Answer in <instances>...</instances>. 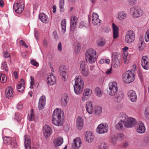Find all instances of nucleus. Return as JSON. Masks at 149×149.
Instances as JSON below:
<instances>
[{
  "label": "nucleus",
  "instance_id": "nucleus-1",
  "mask_svg": "<svg viewBox=\"0 0 149 149\" xmlns=\"http://www.w3.org/2000/svg\"><path fill=\"white\" fill-rule=\"evenodd\" d=\"M63 112L61 109H55L52 116V123L56 126H62L63 124Z\"/></svg>",
  "mask_w": 149,
  "mask_h": 149
},
{
  "label": "nucleus",
  "instance_id": "nucleus-2",
  "mask_svg": "<svg viewBox=\"0 0 149 149\" xmlns=\"http://www.w3.org/2000/svg\"><path fill=\"white\" fill-rule=\"evenodd\" d=\"M95 51L93 49H90L87 50L85 54L86 61L91 63H94L97 57Z\"/></svg>",
  "mask_w": 149,
  "mask_h": 149
},
{
  "label": "nucleus",
  "instance_id": "nucleus-3",
  "mask_svg": "<svg viewBox=\"0 0 149 149\" xmlns=\"http://www.w3.org/2000/svg\"><path fill=\"white\" fill-rule=\"evenodd\" d=\"M134 75L135 72L134 70L127 71L123 75V81L125 83H130L134 81Z\"/></svg>",
  "mask_w": 149,
  "mask_h": 149
},
{
  "label": "nucleus",
  "instance_id": "nucleus-4",
  "mask_svg": "<svg viewBox=\"0 0 149 149\" xmlns=\"http://www.w3.org/2000/svg\"><path fill=\"white\" fill-rule=\"evenodd\" d=\"M123 117L125 119H123L124 125L127 128L132 127L136 123V120L134 118L128 117L125 115H123Z\"/></svg>",
  "mask_w": 149,
  "mask_h": 149
},
{
  "label": "nucleus",
  "instance_id": "nucleus-5",
  "mask_svg": "<svg viewBox=\"0 0 149 149\" xmlns=\"http://www.w3.org/2000/svg\"><path fill=\"white\" fill-rule=\"evenodd\" d=\"M135 34L133 31L132 30L128 31L125 36V41L128 43L132 42L134 40Z\"/></svg>",
  "mask_w": 149,
  "mask_h": 149
},
{
  "label": "nucleus",
  "instance_id": "nucleus-6",
  "mask_svg": "<svg viewBox=\"0 0 149 149\" xmlns=\"http://www.w3.org/2000/svg\"><path fill=\"white\" fill-rule=\"evenodd\" d=\"M133 17L137 18L141 16L143 14V11L138 7L132 8L131 10Z\"/></svg>",
  "mask_w": 149,
  "mask_h": 149
},
{
  "label": "nucleus",
  "instance_id": "nucleus-7",
  "mask_svg": "<svg viewBox=\"0 0 149 149\" xmlns=\"http://www.w3.org/2000/svg\"><path fill=\"white\" fill-rule=\"evenodd\" d=\"M24 8V2L22 1L15 3L14 4L13 8L16 13L20 14L23 10Z\"/></svg>",
  "mask_w": 149,
  "mask_h": 149
},
{
  "label": "nucleus",
  "instance_id": "nucleus-8",
  "mask_svg": "<svg viewBox=\"0 0 149 149\" xmlns=\"http://www.w3.org/2000/svg\"><path fill=\"white\" fill-rule=\"evenodd\" d=\"M109 95L111 96L114 95L118 91L117 84L115 82H113L109 84Z\"/></svg>",
  "mask_w": 149,
  "mask_h": 149
},
{
  "label": "nucleus",
  "instance_id": "nucleus-9",
  "mask_svg": "<svg viewBox=\"0 0 149 149\" xmlns=\"http://www.w3.org/2000/svg\"><path fill=\"white\" fill-rule=\"evenodd\" d=\"M78 18L74 16H72L70 18V32L74 31L76 27Z\"/></svg>",
  "mask_w": 149,
  "mask_h": 149
},
{
  "label": "nucleus",
  "instance_id": "nucleus-10",
  "mask_svg": "<svg viewBox=\"0 0 149 149\" xmlns=\"http://www.w3.org/2000/svg\"><path fill=\"white\" fill-rule=\"evenodd\" d=\"M108 129V126L106 125L100 124L98 126L96 129V132L99 134H103L107 133Z\"/></svg>",
  "mask_w": 149,
  "mask_h": 149
},
{
  "label": "nucleus",
  "instance_id": "nucleus-11",
  "mask_svg": "<svg viewBox=\"0 0 149 149\" xmlns=\"http://www.w3.org/2000/svg\"><path fill=\"white\" fill-rule=\"evenodd\" d=\"M115 54H113L111 63L114 67L117 68L120 65V58L119 56L115 55Z\"/></svg>",
  "mask_w": 149,
  "mask_h": 149
},
{
  "label": "nucleus",
  "instance_id": "nucleus-12",
  "mask_svg": "<svg viewBox=\"0 0 149 149\" xmlns=\"http://www.w3.org/2000/svg\"><path fill=\"white\" fill-rule=\"evenodd\" d=\"M24 140L25 149H31V144L30 136L28 135H24Z\"/></svg>",
  "mask_w": 149,
  "mask_h": 149
},
{
  "label": "nucleus",
  "instance_id": "nucleus-13",
  "mask_svg": "<svg viewBox=\"0 0 149 149\" xmlns=\"http://www.w3.org/2000/svg\"><path fill=\"white\" fill-rule=\"evenodd\" d=\"M111 96L114 97V98L116 102H119L123 99L124 94L122 91L119 90L115 93L114 95H112Z\"/></svg>",
  "mask_w": 149,
  "mask_h": 149
},
{
  "label": "nucleus",
  "instance_id": "nucleus-14",
  "mask_svg": "<svg viewBox=\"0 0 149 149\" xmlns=\"http://www.w3.org/2000/svg\"><path fill=\"white\" fill-rule=\"evenodd\" d=\"M127 95L131 101L133 102H135L136 101L137 97L134 91L132 90H130L128 92Z\"/></svg>",
  "mask_w": 149,
  "mask_h": 149
},
{
  "label": "nucleus",
  "instance_id": "nucleus-15",
  "mask_svg": "<svg viewBox=\"0 0 149 149\" xmlns=\"http://www.w3.org/2000/svg\"><path fill=\"white\" fill-rule=\"evenodd\" d=\"M52 132V129L48 125H46L44 127L43 132L46 138H47L50 136Z\"/></svg>",
  "mask_w": 149,
  "mask_h": 149
},
{
  "label": "nucleus",
  "instance_id": "nucleus-16",
  "mask_svg": "<svg viewBox=\"0 0 149 149\" xmlns=\"http://www.w3.org/2000/svg\"><path fill=\"white\" fill-rule=\"evenodd\" d=\"M141 65L144 69L147 70L149 69V61L147 56H144L142 57Z\"/></svg>",
  "mask_w": 149,
  "mask_h": 149
},
{
  "label": "nucleus",
  "instance_id": "nucleus-17",
  "mask_svg": "<svg viewBox=\"0 0 149 149\" xmlns=\"http://www.w3.org/2000/svg\"><path fill=\"white\" fill-rule=\"evenodd\" d=\"M92 23L94 25H99L101 22V20L99 19V15L95 13L92 14Z\"/></svg>",
  "mask_w": 149,
  "mask_h": 149
},
{
  "label": "nucleus",
  "instance_id": "nucleus-18",
  "mask_svg": "<svg viewBox=\"0 0 149 149\" xmlns=\"http://www.w3.org/2000/svg\"><path fill=\"white\" fill-rule=\"evenodd\" d=\"M136 127V131L139 133L142 134L145 132L146 129L143 123L141 122H138Z\"/></svg>",
  "mask_w": 149,
  "mask_h": 149
},
{
  "label": "nucleus",
  "instance_id": "nucleus-19",
  "mask_svg": "<svg viewBox=\"0 0 149 149\" xmlns=\"http://www.w3.org/2000/svg\"><path fill=\"white\" fill-rule=\"evenodd\" d=\"M81 144V141L79 138H76L73 141L72 145V149H78Z\"/></svg>",
  "mask_w": 149,
  "mask_h": 149
},
{
  "label": "nucleus",
  "instance_id": "nucleus-20",
  "mask_svg": "<svg viewBox=\"0 0 149 149\" xmlns=\"http://www.w3.org/2000/svg\"><path fill=\"white\" fill-rule=\"evenodd\" d=\"M92 93V91L89 88H86L84 90L82 97V100L84 101L87 100L90 97Z\"/></svg>",
  "mask_w": 149,
  "mask_h": 149
},
{
  "label": "nucleus",
  "instance_id": "nucleus-21",
  "mask_svg": "<svg viewBox=\"0 0 149 149\" xmlns=\"http://www.w3.org/2000/svg\"><path fill=\"white\" fill-rule=\"evenodd\" d=\"M83 120L80 116H78L76 120V127L78 130L81 129L83 125Z\"/></svg>",
  "mask_w": 149,
  "mask_h": 149
},
{
  "label": "nucleus",
  "instance_id": "nucleus-22",
  "mask_svg": "<svg viewBox=\"0 0 149 149\" xmlns=\"http://www.w3.org/2000/svg\"><path fill=\"white\" fill-rule=\"evenodd\" d=\"M45 97L44 96H41L39 100L38 108L39 109H42L45 104Z\"/></svg>",
  "mask_w": 149,
  "mask_h": 149
},
{
  "label": "nucleus",
  "instance_id": "nucleus-23",
  "mask_svg": "<svg viewBox=\"0 0 149 149\" xmlns=\"http://www.w3.org/2000/svg\"><path fill=\"white\" fill-rule=\"evenodd\" d=\"M112 27L113 31V36L114 39L117 38L118 36V27L114 23L112 24Z\"/></svg>",
  "mask_w": 149,
  "mask_h": 149
},
{
  "label": "nucleus",
  "instance_id": "nucleus-24",
  "mask_svg": "<svg viewBox=\"0 0 149 149\" xmlns=\"http://www.w3.org/2000/svg\"><path fill=\"white\" fill-rule=\"evenodd\" d=\"M39 18L43 23H47L49 22L48 18L47 16L44 13H40L39 15Z\"/></svg>",
  "mask_w": 149,
  "mask_h": 149
},
{
  "label": "nucleus",
  "instance_id": "nucleus-25",
  "mask_svg": "<svg viewBox=\"0 0 149 149\" xmlns=\"http://www.w3.org/2000/svg\"><path fill=\"white\" fill-rule=\"evenodd\" d=\"M13 90L10 87L7 88L5 90V95L6 97L10 98L13 96Z\"/></svg>",
  "mask_w": 149,
  "mask_h": 149
},
{
  "label": "nucleus",
  "instance_id": "nucleus-26",
  "mask_svg": "<svg viewBox=\"0 0 149 149\" xmlns=\"http://www.w3.org/2000/svg\"><path fill=\"white\" fill-rule=\"evenodd\" d=\"M47 81L49 85H53L55 84L56 79L53 75L51 74L48 77Z\"/></svg>",
  "mask_w": 149,
  "mask_h": 149
},
{
  "label": "nucleus",
  "instance_id": "nucleus-27",
  "mask_svg": "<svg viewBox=\"0 0 149 149\" xmlns=\"http://www.w3.org/2000/svg\"><path fill=\"white\" fill-rule=\"evenodd\" d=\"M86 110L89 114H91L93 113V108L92 102L88 101L86 103Z\"/></svg>",
  "mask_w": 149,
  "mask_h": 149
},
{
  "label": "nucleus",
  "instance_id": "nucleus-28",
  "mask_svg": "<svg viewBox=\"0 0 149 149\" xmlns=\"http://www.w3.org/2000/svg\"><path fill=\"white\" fill-rule=\"evenodd\" d=\"M63 142V139L61 137H58L55 139L54 141V146L56 147L60 146Z\"/></svg>",
  "mask_w": 149,
  "mask_h": 149
},
{
  "label": "nucleus",
  "instance_id": "nucleus-29",
  "mask_svg": "<svg viewBox=\"0 0 149 149\" xmlns=\"http://www.w3.org/2000/svg\"><path fill=\"white\" fill-rule=\"evenodd\" d=\"M86 140L88 142H92L93 140V137L92 133L90 131H87L86 134Z\"/></svg>",
  "mask_w": 149,
  "mask_h": 149
},
{
  "label": "nucleus",
  "instance_id": "nucleus-30",
  "mask_svg": "<svg viewBox=\"0 0 149 149\" xmlns=\"http://www.w3.org/2000/svg\"><path fill=\"white\" fill-rule=\"evenodd\" d=\"M68 97L67 95H63L61 100V103L62 105L64 106H66L68 102Z\"/></svg>",
  "mask_w": 149,
  "mask_h": 149
},
{
  "label": "nucleus",
  "instance_id": "nucleus-31",
  "mask_svg": "<svg viewBox=\"0 0 149 149\" xmlns=\"http://www.w3.org/2000/svg\"><path fill=\"white\" fill-rule=\"evenodd\" d=\"M127 17V15L123 12H119L118 13L117 18L121 21H123Z\"/></svg>",
  "mask_w": 149,
  "mask_h": 149
},
{
  "label": "nucleus",
  "instance_id": "nucleus-32",
  "mask_svg": "<svg viewBox=\"0 0 149 149\" xmlns=\"http://www.w3.org/2000/svg\"><path fill=\"white\" fill-rule=\"evenodd\" d=\"M74 86V91L75 93L77 95H79L82 93L84 88L81 87V86Z\"/></svg>",
  "mask_w": 149,
  "mask_h": 149
},
{
  "label": "nucleus",
  "instance_id": "nucleus-33",
  "mask_svg": "<svg viewBox=\"0 0 149 149\" xmlns=\"http://www.w3.org/2000/svg\"><path fill=\"white\" fill-rule=\"evenodd\" d=\"M66 20L65 19L62 20L61 22V31L64 33L66 30Z\"/></svg>",
  "mask_w": 149,
  "mask_h": 149
},
{
  "label": "nucleus",
  "instance_id": "nucleus-34",
  "mask_svg": "<svg viewBox=\"0 0 149 149\" xmlns=\"http://www.w3.org/2000/svg\"><path fill=\"white\" fill-rule=\"evenodd\" d=\"M123 124H124L123 120H120L116 125V128L118 130H121L123 127Z\"/></svg>",
  "mask_w": 149,
  "mask_h": 149
},
{
  "label": "nucleus",
  "instance_id": "nucleus-35",
  "mask_svg": "<svg viewBox=\"0 0 149 149\" xmlns=\"http://www.w3.org/2000/svg\"><path fill=\"white\" fill-rule=\"evenodd\" d=\"M96 95L98 97H101L102 95V91L101 89L98 87H96L95 90Z\"/></svg>",
  "mask_w": 149,
  "mask_h": 149
},
{
  "label": "nucleus",
  "instance_id": "nucleus-36",
  "mask_svg": "<svg viewBox=\"0 0 149 149\" xmlns=\"http://www.w3.org/2000/svg\"><path fill=\"white\" fill-rule=\"evenodd\" d=\"M116 136L115 135L111 136L110 138L109 141L110 143L113 145H115L117 142Z\"/></svg>",
  "mask_w": 149,
  "mask_h": 149
},
{
  "label": "nucleus",
  "instance_id": "nucleus-37",
  "mask_svg": "<svg viewBox=\"0 0 149 149\" xmlns=\"http://www.w3.org/2000/svg\"><path fill=\"white\" fill-rule=\"evenodd\" d=\"M139 50L141 51H142L144 48V42L143 40V38H139Z\"/></svg>",
  "mask_w": 149,
  "mask_h": 149
},
{
  "label": "nucleus",
  "instance_id": "nucleus-38",
  "mask_svg": "<svg viewBox=\"0 0 149 149\" xmlns=\"http://www.w3.org/2000/svg\"><path fill=\"white\" fill-rule=\"evenodd\" d=\"M74 80L75 83H76V84H78V83H81V82H84L83 79L80 75L76 76Z\"/></svg>",
  "mask_w": 149,
  "mask_h": 149
},
{
  "label": "nucleus",
  "instance_id": "nucleus-39",
  "mask_svg": "<svg viewBox=\"0 0 149 149\" xmlns=\"http://www.w3.org/2000/svg\"><path fill=\"white\" fill-rule=\"evenodd\" d=\"M64 0H60L59 7L60 8V11L61 12H63L64 11Z\"/></svg>",
  "mask_w": 149,
  "mask_h": 149
},
{
  "label": "nucleus",
  "instance_id": "nucleus-40",
  "mask_svg": "<svg viewBox=\"0 0 149 149\" xmlns=\"http://www.w3.org/2000/svg\"><path fill=\"white\" fill-rule=\"evenodd\" d=\"M102 107L100 106L97 107L95 109V114L98 115L100 114L102 112Z\"/></svg>",
  "mask_w": 149,
  "mask_h": 149
},
{
  "label": "nucleus",
  "instance_id": "nucleus-41",
  "mask_svg": "<svg viewBox=\"0 0 149 149\" xmlns=\"http://www.w3.org/2000/svg\"><path fill=\"white\" fill-rule=\"evenodd\" d=\"M13 140H14V139L10 138L9 137L4 138L3 139L4 143L8 144H10L12 141H13Z\"/></svg>",
  "mask_w": 149,
  "mask_h": 149
},
{
  "label": "nucleus",
  "instance_id": "nucleus-42",
  "mask_svg": "<svg viewBox=\"0 0 149 149\" xmlns=\"http://www.w3.org/2000/svg\"><path fill=\"white\" fill-rule=\"evenodd\" d=\"M33 109H31L30 114H29L28 119L30 121H32L34 120V116L33 112Z\"/></svg>",
  "mask_w": 149,
  "mask_h": 149
},
{
  "label": "nucleus",
  "instance_id": "nucleus-43",
  "mask_svg": "<svg viewBox=\"0 0 149 149\" xmlns=\"http://www.w3.org/2000/svg\"><path fill=\"white\" fill-rule=\"evenodd\" d=\"M0 80L2 83H4L6 81L7 77L5 74H1L0 76Z\"/></svg>",
  "mask_w": 149,
  "mask_h": 149
},
{
  "label": "nucleus",
  "instance_id": "nucleus-44",
  "mask_svg": "<svg viewBox=\"0 0 149 149\" xmlns=\"http://www.w3.org/2000/svg\"><path fill=\"white\" fill-rule=\"evenodd\" d=\"M80 66L81 71L87 69L85 64V62L84 61H81L80 62Z\"/></svg>",
  "mask_w": 149,
  "mask_h": 149
},
{
  "label": "nucleus",
  "instance_id": "nucleus-45",
  "mask_svg": "<svg viewBox=\"0 0 149 149\" xmlns=\"http://www.w3.org/2000/svg\"><path fill=\"white\" fill-rule=\"evenodd\" d=\"M17 89H18V91L19 92H22L24 90V86L19 84L18 85Z\"/></svg>",
  "mask_w": 149,
  "mask_h": 149
},
{
  "label": "nucleus",
  "instance_id": "nucleus-46",
  "mask_svg": "<svg viewBox=\"0 0 149 149\" xmlns=\"http://www.w3.org/2000/svg\"><path fill=\"white\" fill-rule=\"evenodd\" d=\"M10 143L11 147L12 148H17V145L14 139L13 141H12Z\"/></svg>",
  "mask_w": 149,
  "mask_h": 149
},
{
  "label": "nucleus",
  "instance_id": "nucleus-47",
  "mask_svg": "<svg viewBox=\"0 0 149 149\" xmlns=\"http://www.w3.org/2000/svg\"><path fill=\"white\" fill-rule=\"evenodd\" d=\"M105 43L104 40L101 39L99 40L98 42V45L99 46L102 47L104 45Z\"/></svg>",
  "mask_w": 149,
  "mask_h": 149
},
{
  "label": "nucleus",
  "instance_id": "nucleus-48",
  "mask_svg": "<svg viewBox=\"0 0 149 149\" xmlns=\"http://www.w3.org/2000/svg\"><path fill=\"white\" fill-rule=\"evenodd\" d=\"M145 115L146 117L147 118H149V107H147L146 108Z\"/></svg>",
  "mask_w": 149,
  "mask_h": 149
},
{
  "label": "nucleus",
  "instance_id": "nucleus-49",
  "mask_svg": "<svg viewBox=\"0 0 149 149\" xmlns=\"http://www.w3.org/2000/svg\"><path fill=\"white\" fill-rule=\"evenodd\" d=\"M75 49L76 51L79 53L81 49L80 45L79 43H77L75 47Z\"/></svg>",
  "mask_w": 149,
  "mask_h": 149
},
{
  "label": "nucleus",
  "instance_id": "nucleus-50",
  "mask_svg": "<svg viewBox=\"0 0 149 149\" xmlns=\"http://www.w3.org/2000/svg\"><path fill=\"white\" fill-rule=\"evenodd\" d=\"M145 40L146 42L149 41V30H148L146 33L145 37Z\"/></svg>",
  "mask_w": 149,
  "mask_h": 149
},
{
  "label": "nucleus",
  "instance_id": "nucleus-51",
  "mask_svg": "<svg viewBox=\"0 0 149 149\" xmlns=\"http://www.w3.org/2000/svg\"><path fill=\"white\" fill-rule=\"evenodd\" d=\"M86 24L85 22H81L79 25V27L80 29H82L84 27H86Z\"/></svg>",
  "mask_w": 149,
  "mask_h": 149
},
{
  "label": "nucleus",
  "instance_id": "nucleus-52",
  "mask_svg": "<svg viewBox=\"0 0 149 149\" xmlns=\"http://www.w3.org/2000/svg\"><path fill=\"white\" fill-rule=\"evenodd\" d=\"M81 72L83 75L85 77L87 76L88 74V72L87 69L86 70H81Z\"/></svg>",
  "mask_w": 149,
  "mask_h": 149
},
{
  "label": "nucleus",
  "instance_id": "nucleus-53",
  "mask_svg": "<svg viewBox=\"0 0 149 149\" xmlns=\"http://www.w3.org/2000/svg\"><path fill=\"white\" fill-rule=\"evenodd\" d=\"M117 139L120 140L123 139L124 138V135L122 134H118L116 136Z\"/></svg>",
  "mask_w": 149,
  "mask_h": 149
},
{
  "label": "nucleus",
  "instance_id": "nucleus-54",
  "mask_svg": "<svg viewBox=\"0 0 149 149\" xmlns=\"http://www.w3.org/2000/svg\"><path fill=\"white\" fill-rule=\"evenodd\" d=\"M129 3L130 5L133 6L136 3V0H129Z\"/></svg>",
  "mask_w": 149,
  "mask_h": 149
},
{
  "label": "nucleus",
  "instance_id": "nucleus-55",
  "mask_svg": "<svg viewBox=\"0 0 149 149\" xmlns=\"http://www.w3.org/2000/svg\"><path fill=\"white\" fill-rule=\"evenodd\" d=\"M99 149H107V147L104 143H101Z\"/></svg>",
  "mask_w": 149,
  "mask_h": 149
},
{
  "label": "nucleus",
  "instance_id": "nucleus-56",
  "mask_svg": "<svg viewBox=\"0 0 149 149\" xmlns=\"http://www.w3.org/2000/svg\"><path fill=\"white\" fill-rule=\"evenodd\" d=\"M143 143L145 145H147L149 143V137L145 138L143 141Z\"/></svg>",
  "mask_w": 149,
  "mask_h": 149
},
{
  "label": "nucleus",
  "instance_id": "nucleus-57",
  "mask_svg": "<svg viewBox=\"0 0 149 149\" xmlns=\"http://www.w3.org/2000/svg\"><path fill=\"white\" fill-rule=\"evenodd\" d=\"M31 63L32 65L38 67L39 66L38 63L35 61L34 60H31Z\"/></svg>",
  "mask_w": 149,
  "mask_h": 149
},
{
  "label": "nucleus",
  "instance_id": "nucleus-58",
  "mask_svg": "<svg viewBox=\"0 0 149 149\" xmlns=\"http://www.w3.org/2000/svg\"><path fill=\"white\" fill-rule=\"evenodd\" d=\"M3 69L5 70V71L7 72L8 71L7 63L6 61H5L3 63Z\"/></svg>",
  "mask_w": 149,
  "mask_h": 149
},
{
  "label": "nucleus",
  "instance_id": "nucleus-59",
  "mask_svg": "<svg viewBox=\"0 0 149 149\" xmlns=\"http://www.w3.org/2000/svg\"><path fill=\"white\" fill-rule=\"evenodd\" d=\"M74 86H79V87H80L81 86V87H82V88H84V82H81V83H78V84H77L76 83H75V84Z\"/></svg>",
  "mask_w": 149,
  "mask_h": 149
},
{
  "label": "nucleus",
  "instance_id": "nucleus-60",
  "mask_svg": "<svg viewBox=\"0 0 149 149\" xmlns=\"http://www.w3.org/2000/svg\"><path fill=\"white\" fill-rule=\"evenodd\" d=\"M15 118L17 121H19L21 120L20 116L18 113H16L15 114Z\"/></svg>",
  "mask_w": 149,
  "mask_h": 149
},
{
  "label": "nucleus",
  "instance_id": "nucleus-61",
  "mask_svg": "<svg viewBox=\"0 0 149 149\" xmlns=\"http://www.w3.org/2000/svg\"><path fill=\"white\" fill-rule=\"evenodd\" d=\"M19 43L20 45L24 46L26 48L28 47L27 45L25 44L24 41L23 40H20Z\"/></svg>",
  "mask_w": 149,
  "mask_h": 149
},
{
  "label": "nucleus",
  "instance_id": "nucleus-62",
  "mask_svg": "<svg viewBox=\"0 0 149 149\" xmlns=\"http://www.w3.org/2000/svg\"><path fill=\"white\" fill-rule=\"evenodd\" d=\"M60 74L63 77L65 78V76L66 74V70L65 71L60 72Z\"/></svg>",
  "mask_w": 149,
  "mask_h": 149
},
{
  "label": "nucleus",
  "instance_id": "nucleus-63",
  "mask_svg": "<svg viewBox=\"0 0 149 149\" xmlns=\"http://www.w3.org/2000/svg\"><path fill=\"white\" fill-rule=\"evenodd\" d=\"M60 72L65 71L66 69L65 67L64 66H61L59 68Z\"/></svg>",
  "mask_w": 149,
  "mask_h": 149
},
{
  "label": "nucleus",
  "instance_id": "nucleus-64",
  "mask_svg": "<svg viewBox=\"0 0 149 149\" xmlns=\"http://www.w3.org/2000/svg\"><path fill=\"white\" fill-rule=\"evenodd\" d=\"M58 50L59 51H61L62 50V45L61 42H59L57 46Z\"/></svg>",
  "mask_w": 149,
  "mask_h": 149
}]
</instances>
